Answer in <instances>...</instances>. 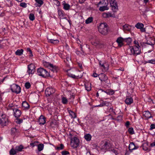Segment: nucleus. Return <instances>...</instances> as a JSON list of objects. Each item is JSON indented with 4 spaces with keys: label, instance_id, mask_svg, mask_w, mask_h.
<instances>
[{
    "label": "nucleus",
    "instance_id": "4be33fe9",
    "mask_svg": "<svg viewBox=\"0 0 155 155\" xmlns=\"http://www.w3.org/2000/svg\"><path fill=\"white\" fill-rule=\"evenodd\" d=\"M64 3H63V5L64 9L66 10H68L70 9V6L68 4L66 3L65 2H64Z\"/></svg>",
    "mask_w": 155,
    "mask_h": 155
},
{
    "label": "nucleus",
    "instance_id": "8fccbe9b",
    "mask_svg": "<svg viewBox=\"0 0 155 155\" xmlns=\"http://www.w3.org/2000/svg\"><path fill=\"white\" fill-rule=\"evenodd\" d=\"M147 63L154 64H155V60L151 59L150 60H148V61L147 62Z\"/></svg>",
    "mask_w": 155,
    "mask_h": 155
},
{
    "label": "nucleus",
    "instance_id": "7c9ffc66",
    "mask_svg": "<svg viewBox=\"0 0 155 155\" xmlns=\"http://www.w3.org/2000/svg\"><path fill=\"white\" fill-rule=\"evenodd\" d=\"M85 88L86 90L88 91H90L91 89V84H85Z\"/></svg>",
    "mask_w": 155,
    "mask_h": 155
},
{
    "label": "nucleus",
    "instance_id": "680f3d73",
    "mask_svg": "<svg viewBox=\"0 0 155 155\" xmlns=\"http://www.w3.org/2000/svg\"><path fill=\"white\" fill-rule=\"evenodd\" d=\"M103 106H104V104H103V102L102 103L100 104L99 105H97L95 106V107H103Z\"/></svg>",
    "mask_w": 155,
    "mask_h": 155
},
{
    "label": "nucleus",
    "instance_id": "e433bc0d",
    "mask_svg": "<svg viewBox=\"0 0 155 155\" xmlns=\"http://www.w3.org/2000/svg\"><path fill=\"white\" fill-rule=\"evenodd\" d=\"M35 0L36 2L39 5H38L39 7H40L43 4V2L42 0Z\"/></svg>",
    "mask_w": 155,
    "mask_h": 155
},
{
    "label": "nucleus",
    "instance_id": "aec40b11",
    "mask_svg": "<svg viewBox=\"0 0 155 155\" xmlns=\"http://www.w3.org/2000/svg\"><path fill=\"white\" fill-rule=\"evenodd\" d=\"M99 64L101 67L103 68V70L104 71H106L108 70V66L107 64L104 65V63H101V61L99 62Z\"/></svg>",
    "mask_w": 155,
    "mask_h": 155
},
{
    "label": "nucleus",
    "instance_id": "0eeeda50",
    "mask_svg": "<svg viewBox=\"0 0 155 155\" xmlns=\"http://www.w3.org/2000/svg\"><path fill=\"white\" fill-rule=\"evenodd\" d=\"M110 4L112 7L113 12H116L118 9L117 4L115 0H111L110 1Z\"/></svg>",
    "mask_w": 155,
    "mask_h": 155
},
{
    "label": "nucleus",
    "instance_id": "5fc2aeb1",
    "mask_svg": "<svg viewBox=\"0 0 155 155\" xmlns=\"http://www.w3.org/2000/svg\"><path fill=\"white\" fill-rule=\"evenodd\" d=\"M17 120L16 122L18 124H20L23 122V120L21 119H17Z\"/></svg>",
    "mask_w": 155,
    "mask_h": 155
},
{
    "label": "nucleus",
    "instance_id": "e2e57ef3",
    "mask_svg": "<svg viewBox=\"0 0 155 155\" xmlns=\"http://www.w3.org/2000/svg\"><path fill=\"white\" fill-rule=\"evenodd\" d=\"M104 5H106L105 6H107L108 4V2L107 0L105 1L104 3H103Z\"/></svg>",
    "mask_w": 155,
    "mask_h": 155
},
{
    "label": "nucleus",
    "instance_id": "49530a36",
    "mask_svg": "<svg viewBox=\"0 0 155 155\" xmlns=\"http://www.w3.org/2000/svg\"><path fill=\"white\" fill-rule=\"evenodd\" d=\"M125 41L129 44L131 43L132 41L131 38H125Z\"/></svg>",
    "mask_w": 155,
    "mask_h": 155
},
{
    "label": "nucleus",
    "instance_id": "58836bf2",
    "mask_svg": "<svg viewBox=\"0 0 155 155\" xmlns=\"http://www.w3.org/2000/svg\"><path fill=\"white\" fill-rule=\"evenodd\" d=\"M29 18L30 20L32 21L34 20L35 17L34 14L32 13L30 14L29 15Z\"/></svg>",
    "mask_w": 155,
    "mask_h": 155
},
{
    "label": "nucleus",
    "instance_id": "0e129e2a",
    "mask_svg": "<svg viewBox=\"0 0 155 155\" xmlns=\"http://www.w3.org/2000/svg\"><path fill=\"white\" fill-rule=\"evenodd\" d=\"M37 142H35L34 143H30V145L33 147H34L35 146V144H36V143ZM38 142H37L38 143Z\"/></svg>",
    "mask_w": 155,
    "mask_h": 155
},
{
    "label": "nucleus",
    "instance_id": "39448f33",
    "mask_svg": "<svg viewBox=\"0 0 155 155\" xmlns=\"http://www.w3.org/2000/svg\"><path fill=\"white\" fill-rule=\"evenodd\" d=\"M8 123V119L7 117H6L5 115L2 114L1 118H0V124L4 126L6 125Z\"/></svg>",
    "mask_w": 155,
    "mask_h": 155
},
{
    "label": "nucleus",
    "instance_id": "c756f323",
    "mask_svg": "<svg viewBox=\"0 0 155 155\" xmlns=\"http://www.w3.org/2000/svg\"><path fill=\"white\" fill-rule=\"evenodd\" d=\"M22 106L25 108L28 109L29 107V105L28 103L26 101H24L22 103Z\"/></svg>",
    "mask_w": 155,
    "mask_h": 155
},
{
    "label": "nucleus",
    "instance_id": "603ef678",
    "mask_svg": "<svg viewBox=\"0 0 155 155\" xmlns=\"http://www.w3.org/2000/svg\"><path fill=\"white\" fill-rule=\"evenodd\" d=\"M69 154V153L66 151H63L61 152V154L62 155H67V154Z\"/></svg>",
    "mask_w": 155,
    "mask_h": 155
},
{
    "label": "nucleus",
    "instance_id": "de8ad7c7",
    "mask_svg": "<svg viewBox=\"0 0 155 155\" xmlns=\"http://www.w3.org/2000/svg\"><path fill=\"white\" fill-rule=\"evenodd\" d=\"M74 98V95H71V97L69 98V101L70 103H72L73 100Z\"/></svg>",
    "mask_w": 155,
    "mask_h": 155
},
{
    "label": "nucleus",
    "instance_id": "2f4dec72",
    "mask_svg": "<svg viewBox=\"0 0 155 155\" xmlns=\"http://www.w3.org/2000/svg\"><path fill=\"white\" fill-rule=\"evenodd\" d=\"M93 21V18L92 17H90L87 18L85 21V23L86 24H89L91 22Z\"/></svg>",
    "mask_w": 155,
    "mask_h": 155
},
{
    "label": "nucleus",
    "instance_id": "6e6d98bb",
    "mask_svg": "<svg viewBox=\"0 0 155 155\" xmlns=\"http://www.w3.org/2000/svg\"><path fill=\"white\" fill-rule=\"evenodd\" d=\"M64 61L66 63V62H68L69 63V62H71V58L70 57H67L66 58V61L65 60Z\"/></svg>",
    "mask_w": 155,
    "mask_h": 155
},
{
    "label": "nucleus",
    "instance_id": "cd10ccee",
    "mask_svg": "<svg viewBox=\"0 0 155 155\" xmlns=\"http://www.w3.org/2000/svg\"><path fill=\"white\" fill-rule=\"evenodd\" d=\"M103 15L104 17L106 18L113 17V15H112L111 13L110 12L104 13L103 14Z\"/></svg>",
    "mask_w": 155,
    "mask_h": 155
},
{
    "label": "nucleus",
    "instance_id": "5701e85b",
    "mask_svg": "<svg viewBox=\"0 0 155 155\" xmlns=\"http://www.w3.org/2000/svg\"><path fill=\"white\" fill-rule=\"evenodd\" d=\"M48 42L54 44L57 43L59 42V41L57 39H51L48 38H47Z\"/></svg>",
    "mask_w": 155,
    "mask_h": 155
},
{
    "label": "nucleus",
    "instance_id": "09e8293b",
    "mask_svg": "<svg viewBox=\"0 0 155 155\" xmlns=\"http://www.w3.org/2000/svg\"><path fill=\"white\" fill-rule=\"evenodd\" d=\"M25 86L26 89H29L30 86L31 84L29 82H26L25 84Z\"/></svg>",
    "mask_w": 155,
    "mask_h": 155
},
{
    "label": "nucleus",
    "instance_id": "9d476101",
    "mask_svg": "<svg viewBox=\"0 0 155 155\" xmlns=\"http://www.w3.org/2000/svg\"><path fill=\"white\" fill-rule=\"evenodd\" d=\"M55 91V90L52 88H47L45 90V94L46 96H49L50 95L54 94Z\"/></svg>",
    "mask_w": 155,
    "mask_h": 155
},
{
    "label": "nucleus",
    "instance_id": "1a4fd4ad",
    "mask_svg": "<svg viewBox=\"0 0 155 155\" xmlns=\"http://www.w3.org/2000/svg\"><path fill=\"white\" fill-rule=\"evenodd\" d=\"M102 147L103 149L106 150L107 151H110V149L112 147V145L110 142L105 141Z\"/></svg>",
    "mask_w": 155,
    "mask_h": 155
},
{
    "label": "nucleus",
    "instance_id": "4d7b16f0",
    "mask_svg": "<svg viewBox=\"0 0 155 155\" xmlns=\"http://www.w3.org/2000/svg\"><path fill=\"white\" fill-rule=\"evenodd\" d=\"M110 151H112L114 153H115L116 155L118 154V153H117V151L116 150L114 149H112V148L110 149Z\"/></svg>",
    "mask_w": 155,
    "mask_h": 155
},
{
    "label": "nucleus",
    "instance_id": "6ab92c4d",
    "mask_svg": "<svg viewBox=\"0 0 155 155\" xmlns=\"http://www.w3.org/2000/svg\"><path fill=\"white\" fill-rule=\"evenodd\" d=\"M116 41L118 43V46L120 47H121L123 45V39L122 37H120L118 38L117 40Z\"/></svg>",
    "mask_w": 155,
    "mask_h": 155
},
{
    "label": "nucleus",
    "instance_id": "ddd939ff",
    "mask_svg": "<svg viewBox=\"0 0 155 155\" xmlns=\"http://www.w3.org/2000/svg\"><path fill=\"white\" fill-rule=\"evenodd\" d=\"M139 147L138 146L135 145L134 143L131 142L129 146V149L130 152H132L133 150H134L137 149Z\"/></svg>",
    "mask_w": 155,
    "mask_h": 155
},
{
    "label": "nucleus",
    "instance_id": "f8f14e48",
    "mask_svg": "<svg viewBox=\"0 0 155 155\" xmlns=\"http://www.w3.org/2000/svg\"><path fill=\"white\" fill-rule=\"evenodd\" d=\"M137 29H139L141 32H145V29L143 28L144 25L140 22L137 23L135 25Z\"/></svg>",
    "mask_w": 155,
    "mask_h": 155
},
{
    "label": "nucleus",
    "instance_id": "f704fd0d",
    "mask_svg": "<svg viewBox=\"0 0 155 155\" xmlns=\"http://www.w3.org/2000/svg\"><path fill=\"white\" fill-rule=\"evenodd\" d=\"M58 13L59 16L62 17L64 16V12L62 10H58Z\"/></svg>",
    "mask_w": 155,
    "mask_h": 155
},
{
    "label": "nucleus",
    "instance_id": "9b49d317",
    "mask_svg": "<svg viewBox=\"0 0 155 155\" xmlns=\"http://www.w3.org/2000/svg\"><path fill=\"white\" fill-rule=\"evenodd\" d=\"M70 70H68L66 71V72L67 73V74L70 77H71L74 79H78L81 78L82 77V75L81 74H78V75H74L72 74L69 73L68 71Z\"/></svg>",
    "mask_w": 155,
    "mask_h": 155
},
{
    "label": "nucleus",
    "instance_id": "b1692460",
    "mask_svg": "<svg viewBox=\"0 0 155 155\" xmlns=\"http://www.w3.org/2000/svg\"><path fill=\"white\" fill-rule=\"evenodd\" d=\"M123 29L124 30L130 31L131 26L127 24H125L123 26Z\"/></svg>",
    "mask_w": 155,
    "mask_h": 155
},
{
    "label": "nucleus",
    "instance_id": "2eb2a0df",
    "mask_svg": "<svg viewBox=\"0 0 155 155\" xmlns=\"http://www.w3.org/2000/svg\"><path fill=\"white\" fill-rule=\"evenodd\" d=\"M99 79L101 81H106L107 80L108 78L105 74L101 73L99 75Z\"/></svg>",
    "mask_w": 155,
    "mask_h": 155
},
{
    "label": "nucleus",
    "instance_id": "4c0bfd02",
    "mask_svg": "<svg viewBox=\"0 0 155 155\" xmlns=\"http://www.w3.org/2000/svg\"><path fill=\"white\" fill-rule=\"evenodd\" d=\"M15 150L13 148H12L9 151V153L10 154L12 155H14L16 154V152Z\"/></svg>",
    "mask_w": 155,
    "mask_h": 155
},
{
    "label": "nucleus",
    "instance_id": "13d9d810",
    "mask_svg": "<svg viewBox=\"0 0 155 155\" xmlns=\"http://www.w3.org/2000/svg\"><path fill=\"white\" fill-rule=\"evenodd\" d=\"M26 4L25 3H21L20 5L22 7L25 8L26 7Z\"/></svg>",
    "mask_w": 155,
    "mask_h": 155
},
{
    "label": "nucleus",
    "instance_id": "f3484780",
    "mask_svg": "<svg viewBox=\"0 0 155 155\" xmlns=\"http://www.w3.org/2000/svg\"><path fill=\"white\" fill-rule=\"evenodd\" d=\"M46 118L42 115H41L39 118L38 122L40 125H44L46 122Z\"/></svg>",
    "mask_w": 155,
    "mask_h": 155
},
{
    "label": "nucleus",
    "instance_id": "ea45409f",
    "mask_svg": "<svg viewBox=\"0 0 155 155\" xmlns=\"http://www.w3.org/2000/svg\"><path fill=\"white\" fill-rule=\"evenodd\" d=\"M62 102L64 104H66L68 103V100L66 97H63L62 98Z\"/></svg>",
    "mask_w": 155,
    "mask_h": 155
},
{
    "label": "nucleus",
    "instance_id": "a18cd8bd",
    "mask_svg": "<svg viewBox=\"0 0 155 155\" xmlns=\"http://www.w3.org/2000/svg\"><path fill=\"white\" fill-rule=\"evenodd\" d=\"M76 53L78 55L81 56L84 54V51L83 50H82V51H77L76 52Z\"/></svg>",
    "mask_w": 155,
    "mask_h": 155
},
{
    "label": "nucleus",
    "instance_id": "473e14b6",
    "mask_svg": "<svg viewBox=\"0 0 155 155\" xmlns=\"http://www.w3.org/2000/svg\"><path fill=\"white\" fill-rule=\"evenodd\" d=\"M44 148V145L43 144L41 143L38 145V148L39 151L42 150Z\"/></svg>",
    "mask_w": 155,
    "mask_h": 155
},
{
    "label": "nucleus",
    "instance_id": "37998d69",
    "mask_svg": "<svg viewBox=\"0 0 155 155\" xmlns=\"http://www.w3.org/2000/svg\"><path fill=\"white\" fill-rule=\"evenodd\" d=\"M48 64L49 65L50 67L52 68H53L54 69V72H57V68L55 66H54L52 64Z\"/></svg>",
    "mask_w": 155,
    "mask_h": 155
},
{
    "label": "nucleus",
    "instance_id": "dca6fc26",
    "mask_svg": "<svg viewBox=\"0 0 155 155\" xmlns=\"http://www.w3.org/2000/svg\"><path fill=\"white\" fill-rule=\"evenodd\" d=\"M146 43L149 45H153L155 44V40L153 38L150 37L147 40Z\"/></svg>",
    "mask_w": 155,
    "mask_h": 155
},
{
    "label": "nucleus",
    "instance_id": "7ed1b4c3",
    "mask_svg": "<svg viewBox=\"0 0 155 155\" xmlns=\"http://www.w3.org/2000/svg\"><path fill=\"white\" fill-rule=\"evenodd\" d=\"M37 71L38 75L43 77L46 78L50 76L49 72L43 68H39Z\"/></svg>",
    "mask_w": 155,
    "mask_h": 155
},
{
    "label": "nucleus",
    "instance_id": "a19ab883",
    "mask_svg": "<svg viewBox=\"0 0 155 155\" xmlns=\"http://www.w3.org/2000/svg\"><path fill=\"white\" fill-rule=\"evenodd\" d=\"M108 7L106 6H103L99 8V10L101 11H104L105 10L108 9Z\"/></svg>",
    "mask_w": 155,
    "mask_h": 155
},
{
    "label": "nucleus",
    "instance_id": "c85d7f7f",
    "mask_svg": "<svg viewBox=\"0 0 155 155\" xmlns=\"http://www.w3.org/2000/svg\"><path fill=\"white\" fill-rule=\"evenodd\" d=\"M23 148V146L22 145H21L15 147V150L18 151H22Z\"/></svg>",
    "mask_w": 155,
    "mask_h": 155
},
{
    "label": "nucleus",
    "instance_id": "20e7f679",
    "mask_svg": "<svg viewBox=\"0 0 155 155\" xmlns=\"http://www.w3.org/2000/svg\"><path fill=\"white\" fill-rule=\"evenodd\" d=\"M79 141L77 137H75L71 139V145L73 148H77L79 145Z\"/></svg>",
    "mask_w": 155,
    "mask_h": 155
},
{
    "label": "nucleus",
    "instance_id": "774afa93",
    "mask_svg": "<svg viewBox=\"0 0 155 155\" xmlns=\"http://www.w3.org/2000/svg\"><path fill=\"white\" fill-rule=\"evenodd\" d=\"M134 43L135 44V45L137 46V45H139L138 42L137 41H134Z\"/></svg>",
    "mask_w": 155,
    "mask_h": 155
},
{
    "label": "nucleus",
    "instance_id": "c9c22d12",
    "mask_svg": "<svg viewBox=\"0 0 155 155\" xmlns=\"http://www.w3.org/2000/svg\"><path fill=\"white\" fill-rule=\"evenodd\" d=\"M64 145L63 144H61L60 145V146L57 147L56 148V150H63L64 148Z\"/></svg>",
    "mask_w": 155,
    "mask_h": 155
},
{
    "label": "nucleus",
    "instance_id": "c03bdc74",
    "mask_svg": "<svg viewBox=\"0 0 155 155\" xmlns=\"http://www.w3.org/2000/svg\"><path fill=\"white\" fill-rule=\"evenodd\" d=\"M12 135H14L17 132V129L15 127H13L12 128L11 130Z\"/></svg>",
    "mask_w": 155,
    "mask_h": 155
},
{
    "label": "nucleus",
    "instance_id": "f257e3e1",
    "mask_svg": "<svg viewBox=\"0 0 155 155\" xmlns=\"http://www.w3.org/2000/svg\"><path fill=\"white\" fill-rule=\"evenodd\" d=\"M140 46L139 45L137 46L134 45L133 46H130L127 50V53L128 54H133L134 55H137L140 54L141 53Z\"/></svg>",
    "mask_w": 155,
    "mask_h": 155
},
{
    "label": "nucleus",
    "instance_id": "f03ea898",
    "mask_svg": "<svg viewBox=\"0 0 155 155\" xmlns=\"http://www.w3.org/2000/svg\"><path fill=\"white\" fill-rule=\"evenodd\" d=\"M107 29V25L105 23H101L98 28L99 32L104 35L107 34L108 32Z\"/></svg>",
    "mask_w": 155,
    "mask_h": 155
},
{
    "label": "nucleus",
    "instance_id": "6e6552de",
    "mask_svg": "<svg viewBox=\"0 0 155 155\" xmlns=\"http://www.w3.org/2000/svg\"><path fill=\"white\" fill-rule=\"evenodd\" d=\"M35 65L32 63L28 65L27 72H28V74L30 75V74H33L35 71Z\"/></svg>",
    "mask_w": 155,
    "mask_h": 155
},
{
    "label": "nucleus",
    "instance_id": "bb28decb",
    "mask_svg": "<svg viewBox=\"0 0 155 155\" xmlns=\"http://www.w3.org/2000/svg\"><path fill=\"white\" fill-rule=\"evenodd\" d=\"M84 137L86 140L87 141H89L91 139V136L90 134H87L84 135Z\"/></svg>",
    "mask_w": 155,
    "mask_h": 155
},
{
    "label": "nucleus",
    "instance_id": "412c9836",
    "mask_svg": "<svg viewBox=\"0 0 155 155\" xmlns=\"http://www.w3.org/2000/svg\"><path fill=\"white\" fill-rule=\"evenodd\" d=\"M143 115L147 119L150 118L152 117L151 114L148 111H145L144 112Z\"/></svg>",
    "mask_w": 155,
    "mask_h": 155
},
{
    "label": "nucleus",
    "instance_id": "3c124183",
    "mask_svg": "<svg viewBox=\"0 0 155 155\" xmlns=\"http://www.w3.org/2000/svg\"><path fill=\"white\" fill-rule=\"evenodd\" d=\"M92 44L94 45L95 46H97L100 44V43L99 41H93L92 42Z\"/></svg>",
    "mask_w": 155,
    "mask_h": 155
},
{
    "label": "nucleus",
    "instance_id": "052dcab7",
    "mask_svg": "<svg viewBox=\"0 0 155 155\" xmlns=\"http://www.w3.org/2000/svg\"><path fill=\"white\" fill-rule=\"evenodd\" d=\"M103 92H104V91L101 89H99L97 91V92H98V93L100 94H102V93Z\"/></svg>",
    "mask_w": 155,
    "mask_h": 155
},
{
    "label": "nucleus",
    "instance_id": "a878e982",
    "mask_svg": "<svg viewBox=\"0 0 155 155\" xmlns=\"http://www.w3.org/2000/svg\"><path fill=\"white\" fill-rule=\"evenodd\" d=\"M23 50L21 49H18L15 52L16 55H21L23 54Z\"/></svg>",
    "mask_w": 155,
    "mask_h": 155
},
{
    "label": "nucleus",
    "instance_id": "69168bd1",
    "mask_svg": "<svg viewBox=\"0 0 155 155\" xmlns=\"http://www.w3.org/2000/svg\"><path fill=\"white\" fill-rule=\"evenodd\" d=\"M130 123L129 121H127L125 123V126L127 127L130 125Z\"/></svg>",
    "mask_w": 155,
    "mask_h": 155
},
{
    "label": "nucleus",
    "instance_id": "4468645a",
    "mask_svg": "<svg viewBox=\"0 0 155 155\" xmlns=\"http://www.w3.org/2000/svg\"><path fill=\"white\" fill-rule=\"evenodd\" d=\"M14 112V116L15 117L18 118L21 114V111L18 109H13Z\"/></svg>",
    "mask_w": 155,
    "mask_h": 155
},
{
    "label": "nucleus",
    "instance_id": "a211bd4d",
    "mask_svg": "<svg viewBox=\"0 0 155 155\" xmlns=\"http://www.w3.org/2000/svg\"><path fill=\"white\" fill-rule=\"evenodd\" d=\"M132 98L130 96H127L125 100V103L127 105H130L133 102Z\"/></svg>",
    "mask_w": 155,
    "mask_h": 155
},
{
    "label": "nucleus",
    "instance_id": "79ce46f5",
    "mask_svg": "<svg viewBox=\"0 0 155 155\" xmlns=\"http://www.w3.org/2000/svg\"><path fill=\"white\" fill-rule=\"evenodd\" d=\"M128 131L129 134L131 135H132L134 134L133 128L132 127L129 128L128 129Z\"/></svg>",
    "mask_w": 155,
    "mask_h": 155
},
{
    "label": "nucleus",
    "instance_id": "bf43d9fd",
    "mask_svg": "<svg viewBox=\"0 0 155 155\" xmlns=\"http://www.w3.org/2000/svg\"><path fill=\"white\" fill-rule=\"evenodd\" d=\"M155 128V124H152L150 125V130H151Z\"/></svg>",
    "mask_w": 155,
    "mask_h": 155
},
{
    "label": "nucleus",
    "instance_id": "338daca9",
    "mask_svg": "<svg viewBox=\"0 0 155 155\" xmlns=\"http://www.w3.org/2000/svg\"><path fill=\"white\" fill-rule=\"evenodd\" d=\"M97 74H96V73H94L93 74L92 76L95 78L97 77Z\"/></svg>",
    "mask_w": 155,
    "mask_h": 155
},
{
    "label": "nucleus",
    "instance_id": "864d4df0",
    "mask_svg": "<svg viewBox=\"0 0 155 155\" xmlns=\"http://www.w3.org/2000/svg\"><path fill=\"white\" fill-rule=\"evenodd\" d=\"M103 104L104 106H108L110 104V103L109 102H107L106 101H103Z\"/></svg>",
    "mask_w": 155,
    "mask_h": 155
},
{
    "label": "nucleus",
    "instance_id": "393cba45",
    "mask_svg": "<svg viewBox=\"0 0 155 155\" xmlns=\"http://www.w3.org/2000/svg\"><path fill=\"white\" fill-rule=\"evenodd\" d=\"M68 113L72 118H75L76 117V115L71 110H68Z\"/></svg>",
    "mask_w": 155,
    "mask_h": 155
},
{
    "label": "nucleus",
    "instance_id": "72a5a7b5",
    "mask_svg": "<svg viewBox=\"0 0 155 155\" xmlns=\"http://www.w3.org/2000/svg\"><path fill=\"white\" fill-rule=\"evenodd\" d=\"M104 92L107 93V94L109 95H112L114 94V91L112 90H108L106 91H104Z\"/></svg>",
    "mask_w": 155,
    "mask_h": 155
},
{
    "label": "nucleus",
    "instance_id": "423d86ee",
    "mask_svg": "<svg viewBox=\"0 0 155 155\" xmlns=\"http://www.w3.org/2000/svg\"><path fill=\"white\" fill-rule=\"evenodd\" d=\"M11 89L12 92L18 94L20 93L21 88L18 85L14 84L11 87Z\"/></svg>",
    "mask_w": 155,
    "mask_h": 155
}]
</instances>
